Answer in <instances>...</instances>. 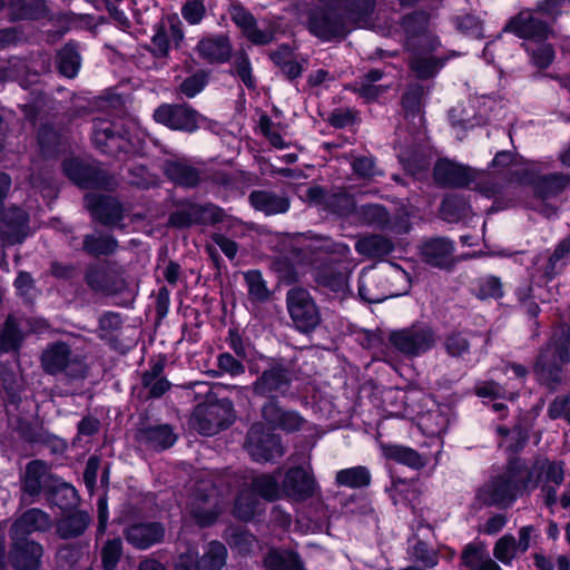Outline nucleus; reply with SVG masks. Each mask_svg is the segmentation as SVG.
Here are the masks:
<instances>
[{
    "mask_svg": "<svg viewBox=\"0 0 570 570\" xmlns=\"http://www.w3.org/2000/svg\"><path fill=\"white\" fill-rule=\"evenodd\" d=\"M426 23L424 13H414L403 20L406 47L412 51L411 69L419 78L432 77L440 69L439 61L432 56L440 42L428 31Z\"/></svg>",
    "mask_w": 570,
    "mask_h": 570,
    "instance_id": "nucleus-1",
    "label": "nucleus"
},
{
    "mask_svg": "<svg viewBox=\"0 0 570 570\" xmlns=\"http://www.w3.org/2000/svg\"><path fill=\"white\" fill-rule=\"evenodd\" d=\"M504 30L529 40L525 50L537 67L547 68L551 65L554 59V50L551 45L543 42L551 35V30L532 11L520 12L507 24Z\"/></svg>",
    "mask_w": 570,
    "mask_h": 570,
    "instance_id": "nucleus-2",
    "label": "nucleus"
},
{
    "mask_svg": "<svg viewBox=\"0 0 570 570\" xmlns=\"http://www.w3.org/2000/svg\"><path fill=\"white\" fill-rule=\"evenodd\" d=\"M527 493L540 488L544 504L552 509L558 502V489L564 481V462L538 460L530 469L522 468Z\"/></svg>",
    "mask_w": 570,
    "mask_h": 570,
    "instance_id": "nucleus-3",
    "label": "nucleus"
},
{
    "mask_svg": "<svg viewBox=\"0 0 570 570\" xmlns=\"http://www.w3.org/2000/svg\"><path fill=\"white\" fill-rule=\"evenodd\" d=\"M524 493L522 466L511 463L502 474L480 488L478 498L487 505L508 508Z\"/></svg>",
    "mask_w": 570,
    "mask_h": 570,
    "instance_id": "nucleus-4",
    "label": "nucleus"
},
{
    "mask_svg": "<svg viewBox=\"0 0 570 570\" xmlns=\"http://www.w3.org/2000/svg\"><path fill=\"white\" fill-rule=\"evenodd\" d=\"M254 494L261 498L274 501L283 495V487L279 488L277 476L272 474H259L253 478L252 489L243 490L234 507V515L240 520H250L258 511L259 500Z\"/></svg>",
    "mask_w": 570,
    "mask_h": 570,
    "instance_id": "nucleus-5",
    "label": "nucleus"
},
{
    "mask_svg": "<svg viewBox=\"0 0 570 570\" xmlns=\"http://www.w3.org/2000/svg\"><path fill=\"white\" fill-rule=\"evenodd\" d=\"M233 417V404L224 399L215 403L197 405L191 417V424L200 434L210 436L227 428Z\"/></svg>",
    "mask_w": 570,
    "mask_h": 570,
    "instance_id": "nucleus-6",
    "label": "nucleus"
},
{
    "mask_svg": "<svg viewBox=\"0 0 570 570\" xmlns=\"http://www.w3.org/2000/svg\"><path fill=\"white\" fill-rule=\"evenodd\" d=\"M389 340L393 347L401 353L417 356L435 345L436 335L430 325L416 323L410 327L392 332Z\"/></svg>",
    "mask_w": 570,
    "mask_h": 570,
    "instance_id": "nucleus-7",
    "label": "nucleus"
},
{
    "mask_svg": "<svg viewBox=\"0 0 570 570\" xmlns=\"http://www.w3.org/2000/svg\"><path fill=\"white\" fill-rule=\"evenodd\" d=\"M322 248L336 256L335 259L340 263V267L337 272H333L330 266L323 267L317 272V282L334 292H344L347 288L348 275L354 267V264L348 261V256L351 255L350 247L345 244L331 243L327 240Z\"/></svg>",
    "mask_w": 570,
    "mask_h": 570,
    "instance_id": "nucleus-8",
    "label": "nucleus"
},
{
    "mask_svg": "<svg viewBox=\"0 0 570 570\" xmlns=\"http://www.w3.org/2000/svg\"><path fill=\"white\" fill-rule=\"evenodd\" d=\"M227 550L218 541H212L205 548L204 554L198 559V552L188 548L178 557L175 570H220L226 562Z\"/></svg>",
    "mask_w": 570,
    "mask_h": 570,
    "instance_id": "nucleus-9",
    "label": "nucleus"
},
{
    "mask_svg": "<svg viewBox=\"0 0 570 570\" xmlns=\"http://www.w3.org/2000/svg\"><path fill=\"white\" fill-rule=\"evenodd\" d=\"M287 307L295 326L302 332L314 330L320 323V313L309 293L292 288L287 293Z\"/></svg>",
    "mask_w": 570,
    "mask_h": 570,
    "instance_id": "nucleus-10",
    "label": "nucleus"
},
{
    "mask_svg": "<svg viewBox=\"0 0 570 570\" xmlns=\"http://www.w3.org/2000/svg\"><path fill=\"white\" fill-rule=\"evenodd\" d=\"M157 122L175 130L195 131L205 118L186 105H161L154 111Z\"/></svg>",
    "mask_w": 570,
    "mask_h": 570,
    "instance_id": "nucleus-11",
    "label": "nucleus"
},
{
    "mask_svg": "<svg viewBox=\"0 0 570 570\" xmlns=\"http://www.w3.org/2000/svg\"><path fill=\"white\" fill-rule=\"evenodd\" d=\"M247 449L255 461H271L284 454L278 435L265 432L262 424H254L247 435Z\"/></svg>",
    "mask_w": 570,
    "mask_h": 570,
    "instance_id": "nucleus-12",
    "label": "nucleus"
},
{
    "mask_svg": "<svg viewBox=\"0 0 570 570\" xmlns=\"http://www.w3.org/2000/svg\"><path fill=\"white\" fill-rule=\"evenodd\" d=\"M302 197L309 205L342 216H347L356 209L353 198L345 191L327 194L322 187L312 186Z\"/></svg>",
    "mask_w": 570,
    "mask_h": 570,
    "instance_id": "nucleus-13",
    "label": "nucleus"
},
{
    "mask_svg": "<svg viewBox=\"0 0 570 570\" xmlns=\"http://www.w3.org/2000/svg\"><path fill=\"white\" fill-rule=\"evenodd\" d=\"M292 381L291 372L281 364H275L254 382L253 391L259 396L275 397L285 395Z\"/></svg>",
    "mask_w": 570,
    "mask_h": 570,
    "instance_id": "nucleus-14",
    "label": "nucleus"
},
{
    "mask_svg": "<svg viewBox=\"0 0 570 570\" xmlns=\"http://www.w3.org/2000/svg\"><path fill=\"white\" fill-rule=\"evenodd\" d=\"M316 482L309 466L289 469L283 481V495L294 500L304 501L316 491Z\"/></svg>",
    "mask_w": 570,
    "mask_h": 570,
    "instance_id": "nucleus-15",
    "label": "nucleus"
},
{
    "mask_svg": "<svg viewBox=\"0 0 570 570\" xmlns=\"http://www.w3.org/2000/svg\"><path fill=\"white\" fill-rule=\"evenodd\" d=\"M569 256L570 237H566L556 245L551 253L547 252L535 258V271L540 273L546 281H551L567 266Z\"/></svg>",
    "mask_w": 570,
    "mask_h": 570,
    "instance_id": "nucleus-16",
    "label": "nucleus"
},
{
    "mask_svg": "<svg viewBox=\"0 0 570 570\" xmlns=\"http://www.w3.org/2000/svg\"><path fill=\"white\" fill-rule=\"evenodd\" d=\"M43 554L42 547L26 538L13 540L10 559L16 570H37Z\"/></svg>",
    "mask_w": 570,
    "mask_h": 570,
    "instance_id": "nucleus-17",
    "label": "nucleus"
},
{
    "mask_svg": "<svg viewBox=\"0 0 570 570\" xmlns=\"http://www.w3.org/2000/svg\"><path fill=\"white\" fill-rule=\"evenodd\" d=\"M230 18L242 29L243 35L254 45H266L274 39L273 30L259 28L253 14L240 6L232 7Z\"/></svg>",
    "mask_w": 570,
    "mask_h": 570,
    "instance_id": "nucleus-18",
    "label": "nucleus"
},
{
    "mask_svg": "<svg viewBox=\"0 0 570 570\" xmlns=\"http://www.w3.org/2000/svg\"><path fill=\"white\" fill-rule=\"evenodd\" d=\"M224 213L215 205H191L186 210L174 213L170 224L177 227L189 226L194 223L212 224L223 220Z\"/></svg>",
    "mask_w": 570,
    "mask_h": 570,
    "instance_id": "nucleus-19",
    "label": "nucleus"
},
{
    "mask_svg": "<svg viewBox=\"0 0 570 570\" xmlns=\"http://www.w3.org/2000/svg\"><path fill=\"white\" fill-rule=\"evenodd\" d=\"M124 534L132 547L146 550L164 539L165 528L158 522L135 523L128 527Z\"/></svg>",
    "mask_w": 570,
    "mask_h": 570,
    "instance_id": "nucleus-20",
    "label": "nucleus"
},
{
    "mask_svg": "<svg viewBox=\"0 0 570 570\" xmlns=\"http://www.w3.org/2000/svg\"><path fill=\"white\" fill-rule=\"evenodd\" d=\"M262 416L272 428L286 432L298 431L305 423L298 412L284 410L274 401L263 406Z\"/></svg>",
    "mask_w": 570,
    "mask_h": 570,
    "instance_id": "nucleus-21",
    "label": "nucleus"
},
{
    "mask_svg": "<svg viewBox=\"0 0 570 570\" xmlns=\"http://www.w3.org/2000/svg\"><path fill=\"white\" fill-rule=\"evenodd\" d=\"M356 210L360 219L367 225L387 228L394 233H406L410 228L409 219L401 217L391 220L385 209L380 205H364Z\"/></svg>",
    "mask_w": 570,
    "mask_h": 570,
    "instance_id": "nucleus-22",
    "label": "nucleus"
},
{
    "mask_svg": "<svg viewBox=\"0 0 570 570\" xmlns=\"http://www.w3.org/2000/svg\"><path fill=\"white\" fill-rule=\"evenodd\" d=\"M569 362V352L563 345L550 344L543 351L537 362V370L542 377L551 381H559L561 367Z\"/></svg>",
    "mask_w": 570,
    "mask_h": 570,
    "instance_id": "nucleus-23",
    "label": "nucleus"
},
{
    "mask_svg": "<svg viewBox=\"0 0 570 570\" xmlns=\"http://www.w3.org/2000/svg\"><path fill=\"white\" fill-rule=\"evenodd\" d=\"M52 525L50 515L40 509L33 508L27 510L18 518L11 527V539L24 538L36 531H46Z\"/></svg>",
    "mask_w": 570,
    "mask_h": 570,
    "instance_id": "nucleus-24",
    "label": "nucleus"
},
{
    "mask_svg": "<svg viewBox=\"0 0 570 570\" xmlns=\"http://www.w3.org/2000/svg\"><path fill=\"white\" fill-rule=\"evenodd\" d=\"M434 178L443 186L463 187L474 179L473 171L450 160H440L434 166Z\"/></svg>",
    "mask_w": 570,
    "mask_h": 570,
    "instance_id": "nucleus-25",
    "label": "nucleus"
},
{
    "mask_svg": "<svg viewBox=\"0 0 570 570\" xmlns=\"http://www.w3.org/2000/svg\"><path fill=\"white\" fill-rule=\"evenodd\" d=\"M205 490H207L206 484L197 489L195 502L190 510L195 521L203 527L212 524L222 511L215 499L216 490L213 488L210 493L204 494L203 491Z\"/></svg>",
    "mask_w": 570,
    "mask_h": 570,
    "instance_id": "nucleus-26",
    "label": "nucleus"
},
{
    "mask_svg": "<svg viewBox=\"0 0 570 570\" xmlns=\"http://www.w3.org/2000/svg\"><path fill=\"white\" fill-rule=\"evenodd\" d=\"M454 245L446 238H433L426 240L422 247L421 253L424 261L435 267L446 268L453 265Z\"/></svg>",
    "mask_w": 570,
    "mask_h": 570,
    "instance_id": "nucleus-27",
    "label": "nucleus"
},
{
    "mask_svg": "<svg viewBox=\"0 0 570 570\" xmlns=\"http://www.w3.org/2000/svg\"><path fill=\"white\" fill-rule=\"evenodd\" d=\"M28 215L21 208L9 209L0 225V236L6 244L21 243L27 236Z\"/></svg>",
    "mask_w": 570,
    "mask_h": 570,
    "instance_id": "nucleus-28",
    "label": "nucleus"
},
{
    "mask_svg": "<svg viewBox=\"0 0 570 570\" xmlns=\"http://www.w3.org/2000/svg\"><path fill=\"white\" fill-rule=\"evenodd\" d=\"M92 140L95 145L106 154H114L116 149H128L124 146V141H129V138L114 132V125L109 120L98 119L92 127Z\"/></svg>",
    "mask_w": 570,
    "mask_h": 570,
    "instance_id": "nucleus-29",
    "label": "nucleus"
},
{
    "mask_svg": "<svg viewBox=\"0 0 570 570\" xmlns=\"http://www.w3.org/2000/svg\"><path fill=\"white\" fill-rule=\"evenodd\" d=\"M307 24L309 31L323 40L333 39L342 33L341 20L328 10L312 11Z\"/></svg>",
    "mask_w": 570,
    "mask_h": 570,
    "instance_id": "nucleus-30",
    "label": "nucleus"
},
{
    "mask_svg": "<svg viewBox=\"0 0 570 570\" xmlns=\"http://www.w3.org/2000/svg\"><path fill=\"white\" fill-rule=\"evenodd\" d=\"M85 203L92 216L102 224H114L121 218L120 205L114 198L87 195Z\"/></svg>",
    "mask_w": 570,
    "mask_h": 570,
    "instance_id": "nucleus-31",
    "label": "nucleus"
},
{
    "mask_svg": "<svg viewBox=\"0 0 570 570\" xmlns=\"http://www.w3.org/2000/svg\"><path fill=\"white\" fill-rule=\"evenodd\" d=\"M199 56L209 62H225L232 53V46L226 36L207 37L197 45Z\"/></svg>",
    "mask_w": 570,
    "mask_h": 570,
    "instance_id": "nucleus-32",
    "label": "nucleus"
},
{
    "mask_svg": "<svg viewBox=\"0 0 570 570\" xmlns=\"http://www.w3.org/2000/svg\"><path fill=\"white\" fill-rule=\"evenodd\" d=\"M52 478L49 465L40 460H33L26 466L23 490L30 495H38Z\"/></svg>",
    "mask_w": 570,
    "mask_h": 570,
    "instance_id": "nucleus-33",
    "label": "nucleus"
},
{
    "mask_svg": "<svg viewBox=\"0 0 570 570\" xmlns=\"http://www.w3.org/2000/svg\"><path fill=\"white\" fill-rule=\"evenodd\" d=\"M252 206L266 215L283 214L289 208V200L269 190H255L249 195Z\"/></svg>",
    "mask_w": 570,
    "mask_h": 570,
    "instance_id": "nucleus-34",
    "label": "nucleus"
},
{
    "mask_svg": "<svg viewBox=\"0 0 570 570\" xmlns=\"http://www.w3.org/2000/svg\"><path fill=\"white\" fill-rule=\"evenodd\" d=\"M65 174L78 186L83 188L98 187L100 181L98 170L88 164H83L78 159H68L63 163Z\"/></svg>",
    "mask_w": 570,
    "mask_h": 570,
    "instance_id": "nucleus-35",
    "label": "nucleus"
},
{
    "mask_svg": "<svg viewBox=\"0 0 570 570\" xmlns=\"http://www.w3.org/2000/svg\"><path fill=\"white\" fill-rule=\"evenodd\" d=\"M164 169L170 180L185 187H194L200 179L198 169L186 159L167 160Z\"/></svg>",
    "mask_w": 570,
    "mask_h": 570,
    "instance_id": "nucleus-36",
    "label": "nucleus"
},
{
    "mask_svg": "<svg viewBox=\"0 0 570 570\" xmlns=\"http://www.w3.org/2000/svg\"><path fill=\"white\" fill-rule=\"evenodd\" d=\"M461 559L468 570H502L483 546L468 544Z\"/></svg>",
    "mask_w": 570,
    "mask_h": 570,
    "instance_id": "nucleus-37",
    "label": "nucleus"
},
{
    "mask_svg": "<svg viewBox=\"0 0 570 570\" xmlns=\"http://www.w3.org/2000/svg\"><path fill=\"white\" fill-rule=\"evenodd\" d=\"M570 184V177L564 174H551L539 177L534 181L535 195L542 200L559 195Z\"/></svg>",
    "mask_w": 570,
    "mask_h": 570,
    "instance_id": "nucleus-38",
    "label": "nucleus"
},
{
    "mask_svg": "<svg viewBox=\"0 0 570 570\" xmlns=\"http://www.w3.org/2000/svg\"><path fill=\"white\" fill-rule=\"evenodd\" d=\"M383 455L412 469H421L426 461L413 449L402 445H384Z\"/></svg>",
    "mask_w": 570,
    "mask_h": 570,
    "instance_id": "nucleus-39",
    "label": "nucleus"
},
{
    "mask_svg": "<svg viewBox=\"0 0 570 570\" xmlns=\"http://www.w3.org/2000/svg\"><path fill=\"white\" fill-rule=\"evenodd\" d=\"M355 249L361 255L374 258L390 254L393 249V245L385 237L372 235L358 239L355 244Z\"/></svg>",
    "mask_w": 570,
    "mask_h": 570,
    "instance_id": "nucleus-40",
    "label": "nucleus"
},
{
    "mask_svg": "<svg viewBox=\"0 0 570 570\" xmlns=\"http://www.w3.org/2000/svg\"><path fill=\"white\" fill-rule=\"evenodd\" d=\"M335 481L340 487L352 489L364 488L371 483V473L365 466H352L337 471Z\"/></svg>",
    "mask_w": 570,
    "mask_h": 570,
    "instance_id": "nucleus-41",
    "label": "nucleus"
},
{
    "mask_svg": "<svg viewBox=\"0 0 570 570\" xmlns=\"http://www.w3.org/2000/svg\"><path fill=\"white\" fill-rule=\"evenodd\" d=\"M90 522V517L86 512H75L58 523L57 531L63 539L75 538L83 533Z\"/></svg>",
    "mask_w": 570,
    "mask_h": 570,
    "instance_id": "nucleus-42",
    "label": "nucleus"
},
{
    "mask_svg": "<svg viewBox=\"0 0 570 570\" xmlns=\"http://www.w3.org/2000/svg\"><path fill=\"white\" fill-rule=\"evenodd\" d=\"M10 7L14 19H40L48 13L45 0H12Z\"/></svg>",
    "mask_w": 570,
    "mask_h": 570,
    "instance_id": "nucleus-43",
    "label": "nucleus"
},
{
    "mask_svg": "<svg viewBox=\"0 0 570 570\" xmlns=\"http://www.w3.org/2000/svg\"><path fill=\"white\" fill-rule=\"evenodd\" d=\"M69 356L70 350L67 344H53L42 355L43 367L48 373L60 372L67 366Z\"/></svg>",
    "mask_w": 570,
    "mask_h": 570,
    "instance_id": "nucleus-44",
    "label": "nucleus"
},
{
    "mask_svg": "<svg viewBox=\"0 0 570 570\" xmlns=\"http://www.w3.org/2000/svg\"><path fill=\"white\" fill-rule=\"evenodd\" d=\"M264 564L267 570H303L298 556L287 550H271Z\"/></svg>",
    "mask_w": 570,
    "mask_h": 570,
    "instance_id": "nucleus-45",
    "label": "nucleus"
},
{
    "mask_svg": "<svg viewBox=\"0 0 570 570\" xmlns=\"http://www.w3.org/2000/svg\"><path fill=\"white\" fill-rule=\"evenodd\" d=\"M519 554L522 553L517 546V538L511 533L503 534L493 546V557L503 566L511 567Z\"/></svg>",
    "mask_w": 570,
    "mask_h": 570,
    "instance_id": "nucleus-46",
    "label": "nucleus"
},
{
    "mask_svg": "<svg viewBox=\"0 0 570 570\" xmlns=\"http://www.w3.org/2000/svg\"><path fill=\"white\" fill-rule=\"evenodd\" d=\"M112 273L108 265L96 264L89 267L86 274L87 284L97 292L111 289Z\"/></svg>",
    "mask_w": 570,
    "mask_h": 570,
    "instance_id": "nucleus-47",
    "label": "nucleus"
},
{
    "mask_svg": "<svg viewBox=\"0 0 570 570\" xmlns=\"http://www.w3.org/2000/svg\"><path fill=\"white\" fill-rule=\"evenodd\" d=\"M59 71L68 77L73 78L80 68V56L73 45H66L58 53Z\"/></svg>",
    "mask_w": 570,
    "mask_h": 570,
    "instance_id": "nucleus-48",
    "label": "nucleus"
},
{
    "mask_svg": "<svg viewBox=\"0 0 570 570\" xmlns=\"http://www.w3.org/2000/svg\"><path fill=\"white\" fill-rule=\"evenodd\" d=\"M145 438L150 446L165 450L176 442V435L168 425H158L147 429Z\"/></svg>",
    "mask_w": 570,
    "mask_h": 570,
    "instance_id": "nucleus-49",
    "label": "nucleus"
},
{
    "mask_svg": "<svg viewBox=\"0 0 570 570\" xmlns=\"http://www.w3.org/2000/svg\"><path fill=\"white\" fill-rule=\"evenodd\" d=\"M334 3L335 9H344L346 14L353 19L366 17L374 7V0H323Z\"/></svg>",
    "mask_w": 570,
    "mask_h": 570,
    "instance_id": "nucleus-50",
    "label": "nucleus"
},
{
    "mask_svg": "<svg viewBox=\"0 0 570 570\" xmlns=\"http://www.w3.org/2000/svg\"><path fill=\"white\" fill-rule=\"evenodd\" d=\"M116 245L112 237L100 234L88 235L83 242L85 250L96 256L112 253Z\"/></svg>",
    "mask_w": 570,
    "mask_h": 570,
    "instance_id": "nucleus-51",
    "label": "nucleus"
},
{
    "mask_svg": "<svg viewBox=\"0 0 570 570\" xmlns=\"http://www.w3.org/2000/svg\"><path fill=\"white\" fill-rule=\"evenodd\" d=\"M248 295L253 301L264 302L269 297V291L261 272L248 271L244 274Z\"/></svg>",
    "mask_w": 570,
    "mask_h": 570,
    "instance_id": "nucleus-52",
    "label": "nucleus"
},
{
    "mask_svg": "<svg viewBox=\"0 0 570 570\" xmlns=\"http://www.w3.org/2000/svg\"><path fill=\"white\" fill-rule=\"evenodd\" d=\"M22 340L21 332L13 317H9L0 334V352L16 350Z\"/></svg>",
    "mask_w": 570,
    "mask_h": 570,
    "instance_id": "nucleus-53",
    "label": "nucleus"
},
{
    "mask_svg": "<svg viewBox=\"0 0 570 570\" xmlns=\"http://www.w3.org/2000/svg\"><path fill=\"white\" fill-rule=\"evenodd\" d=\"M468 206L466 204L455 197V196H448L441 206V213L444 219L449 222H454L460 219L461 217L465 216L468 214Z\"/></svg>",
    "mask_w": 570,
    "mask_h": 570,
    "instance_id": "nucleus-54",
    "label": "nucleus"
},
{
    "mask_svg": "<svg viewBox=\"0 0 570 570\" xmlns=\"http://www.w3.org/2000/svg\"><path fill=\"white\" fill-rule=\"evenodd\" d=\"M373 279L368 277L367 273L362 272L358 281V294L361 298L368 303H381L390 296L392 293H380L370 287Z\"/></svg>",
    "mask_w": 570,
    "mask_h": 570,
    "instance_id": "nucleus-55",
    "label": "nucleus"
},
{
    "mask_svg": "<svg viewBox=\"0 0 570 570\" xmlns=\"http://www.w3.org/2000/svg\"><path fill=\"white\" fill-rule=\"evenodd\" d=\"M122 553L120 539L109 540L102 548L101 558L105 570H114Z\"/></svg>",
    "mask_w": 570,
    "mask_h": 570,
    "instance_id": "nucleus-56",
    "label": "nucleus"
},
{
    "mask_svg": "<svg viewBox=\"0 0 570 570\" xmlns=\"http://www.w3.org/2000/svg\"><path fill=\"white\" fill-rule=\"evenodd\" d=\"M205 14L204 0H189L181 7V16L189 24H199Z\"/></svg>",
    "mask_w": 570,
    "mask_h": 570,
    "instance_id": "nucleus-57",
    "label": "nucleus"
},
{
    "mask_svg": "<svg viewBox=\"0 0 570 570\" xmlns=\"http://www.w3.org/2000/svg\"><path fill=\"white\" fill-rule=\"evenodd\" d=\"M478 296L480 298H500L503 296V289L500 278L488 276L479 282Z\"/></svg>",
    "mask_w": 570,
    "mask_h": 570,
    "instance_id": "nucleus-58",
    "label": "nucleus"
},
{
    "mask_svg": "<svg viewBox=\"0 0 570 570\" xmlns=\"http://www.w3.org/2000/svg\"><path fill=\"white\" fill-rule=\"evenodd\" d=\"M346 89L356 92L366 101L377 98L384 91L382 86H376L375 83L368 82L362 78L356 80L354 83L346 86Z\"/></svg>",
    "mask_w": 570,
    "mask_h": 570,
    "instance_id": "nucleus-59",
    "label": "nucleus"
},
{
    "mask_svg": "<svg viewBox=\"0 0 570 570\" xmlns=\"http://www.w3.org/2000/svg\"><path fill=\"white\" fill-rule=\"evenodd\" d=\"M206 83H207L206 75L203 72H198V73L191 75L190 77L186 78L180 83V91L185 96L193 98L205 88Z\"/></svg>",
    "mask_w": 570,
    "mask_h": 570,
    "instance_id": "nucleus-60",
    "label": "nucleus"
},
{
    "mask_svg": "<svg viewBox=\"0 0 570 570\" xmlns=\"http://www.w3.org/2000/svg\"><path fill=\"white\" fill-rule=\"evenodd\" d=\"M234 67L237 76L242 79L244 85L248 88H254L255 79L252 75L249 58L245 53H240L235 58Z\"/></svg>",
    "mask_w": 570,
    "mask_h": 570,
    "instance_id": "nucleus-61",
    "label": "nucleus"
},
{
    "mask_svg": "<svg viewBox=\"0 0 570 570\" xmlns=\"http://www.w3.org/2000/svg\"><path fill=\"white\" fill-rule=\"evenodd\" d=\"M548 415L552 420L564 419L570 424V397L558 396L549 405Z\"/></svg>",
    "mask_w": 570,
    "mask_h": 570,
    "instance_id": "nucleus-62",
    "label": "nucleus"
},
{
    "mask_svg": "<svg viewBox=\"0 0 570 570\" xmlns=\"http://www.w3.org/2000/svg\"><path fill=\"white\" fill-rule=\"evenodd\" d=\"M469 341L461 333H453L445 340L446 352L452 356H462L469 351Z\"/></svg>",
    "mask_w": 570,
    "mask_h": 570,
    "instance_id": "nucleus-63",
    "label": "nucleus"
},
{
    "mask_svg": "<svg viewBox=\"0 0 570 570\" xmlns=\"http://www.w3.org/2000/svg\"><path fill=\"white\" fill-rule=\"evenodd\" d=\"M217 365L230 376H238L245 372V366L229 353L219 354Z\"/></svg>",
    "mask_w": 570,
    "mask_h": 570,
    "instance_id": "nucleus-64",
    "label": "nucleus"
}]
</instances>
